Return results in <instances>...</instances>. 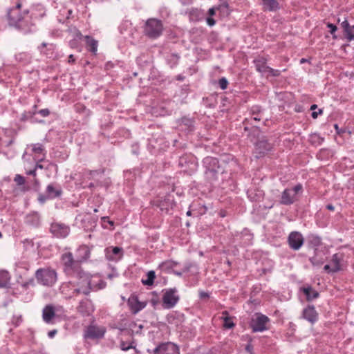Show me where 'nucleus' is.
Instances as JSON below:
<instances>
[{"label": "nucleus", "mask_w": 354, "mask_h": 354, "mask_svg": "<svg viewBox=\"0 0 354 354\" xmlns=\"http://www.w3.org/2000/svg\"><path fill=\"white\" fill-rule=\"evenodd\" d=\"M180 55L177 53L167 55L165 57L167 64L171 68H175L179 62Z\"/></svg>", "instance_id": "36"}, {"label": "nucleus", "mask_w": 354, "mask_h": 354, "mask_svg": "<svg viewBox=\"0 0 354 354\" xmlns=\"http://www.w3.org/2000/svg\"><path fill=\"white\" fill-rule=\"evenodd\" d=\"M37 113L40 114L42 117H47L50 115V111L48 109H43L39 110Z\"/></svg>", "instance_id": "61"}, {"label": "nucleus", "mask_w": 354, "mask_h": 354, "mask_svg": "<svg viewBox=\"0 0 354 354\" xmlns=\"http://www.w3.org/2000/svg\"><path fill=\"white\" fill-rule=\"evenodd\" d=\"M253 234L248 229H244L241 232H236L234 236V241H238L243 246L252 244Z\"/></svg>", "instance_id": "20"}, {"label": "nucleus", "mask_w": 354, "mask_h": 354, "mask_svg": "<svg viewBox=\"0 0 354 354\" xmlns=\"http://www.w3.org/2000/svg\"><path fill=\"white\" fill-rule=\"evenodd\" d=\"M84 39L88 50L92 53L93 55H96L97 51L98 41L89 35H86L84 37Z\"/></svg>", "instance_id": "30"}, {"label": "nucleus", "mask_w": 354, "mask_h": 354, "mask_svg": "<svg viewBox=\"0 0 354 354\" xmlns=\"http://www.w3.org/2000/svg\"><path fill=\"white\" fill-rule=\"evenodd\" d=\"M55 317V308L51 305L46 306L42 310V318L46 324H53Z\"/></svg>", "instance_id": "24"}, {"label": "nucleus", "mask_w": 354, "mask_h": 354, "mask_svg": "<svg viewBox=\"0 0 354 354\" xmlns=\"http://www.w3.org/2000/svg\"><path fill=\"white\" fill-rule=\"evenodd\" d=\"M106 330L103 327L89 325L84 331V337L86 339H101L104 337Z\"/></svg>", "instance_id": "16"}, {"label": "nucleus", "mask_w": 354, "mask_h": 354, "mask_svg": "<svg viewBox=\"0 0 354 354\" xmlns=\"http://www.w3.org/2000/svg\"><path fill=\"white\" fill-rule=\"evenodd\" d=\"M310 262L314 266H319L323 264L324 260L323 259H318L316 255L312 257L309 259Z\"/></svg>", "instance_id": "49"}, {"label": "nucleus", "mask_w": 354, "mask_h": 354, "mask_svg": "<svg viewBox=\"0 0 354 354\" xmlns=\"http://www.w3.org/2000/svg\"><path fill=\"white\" fill-rule=\"evenodd\" d=\"M75 109L77 112H85L86 115H88L90 112L88 109H86V107L82 104H77L75 106Z\"/></svg>", "instance_id": "56"}, {"label": "nucleus", "mask_w": 354, "mask_h": 354, "mask_svg": "<svg viewBox=\"0 0 354 354\" xmlns=\"http://www.w3.org/2000/svg\"><path fill=\"white\" fill-rule=\"evenodd\" d=\"M127 324H125V325H124V326H122V325H121V326H117V325H115V324H113V326H111V328H115V329H118V330H120L121 332H122V331H124V330H127V329H128V327H127Z\"/></svg>", "instance_id": "62"}, {"label": "nucleus", "mask_w": 354, "mask_h": 354, "mask_svg": "<svg viewBox=\"0 0 354 354\" xmlns=\"http://www.w3.org/2000/svg\"><path fill=\"white\" fill-rule=\"evenodd\" d=\"M307 243L309 248L314 249L315 252L317 248L322 245V238L315 234H310L307 236Z\"/></svg>", "instance_id": "27"}, {"label": "nucleus", "mask_w": 354, "mask_h": 354, "mask_svg": "<svg viewBox=\"0 0 354 354\" xmlns=\"http://www.w3.org/2000/svg\"><path fill=\"white\" fill-rule=\"evenodd\" d=\"M180 124L185 125L188 129H191L194 127V118L183 116L180 119Z\"/></svg>", "instance_id": "45"}, {"label": "nucleus", "mask_w": 354, "mask_h": 354, "mask_svg": "<svg viewBox=\"0 0 354 354\" xmlns=\"http://www.w3.org/2000/svg\"><path fill=\"white\" fill-rule=\"evenodd\" d=\"M50 231L57 238L64 239L68 236L71 230L69 226L64 223H53L50 225Z\"/></svg>", "instance_id": "15"}, {"label": "nucleus", "mask_w": 354, "mask_h": 354, "mask_svg": "<svg viewBox=\"0 0 354 354\" xmlns=\"http://www.w3.org/2000/svg\"><path fill=\"white\" fill-rule=\"evenodd\" d=\"M319 315L313 305H308L302 311V317L314 324L318 320Z\"/></svg>", "instance_id": "19"}, {"label": "nucleus", "mask_w": 354, "mask_h": 354, "mask_svg": "<svg viewBox=\"0 0 354 354\" xmlns=\"http://www.w3.org/2000/svg\"><path fill=\"white\" fill-rule=\"evenodd\" d=\"M178 166L182 168L185 172L192 174L197 170L198 166L197 158L191 153H185L179 158Z\"/></svg>", "instance_id": "8"}, {"label": "nucleus", "mask_w": 354, "mask_h": 354, "mask_svg": "<svg viewBox=\"0 0 354 354\" xmlns=\"http://www.w3.org/2000/svg\"><path fill=\"white\" fill-rule=\"evenodd\" d=\"M253 63L257 71L261 74L267 73L270 67L267 65V59L263 57H258L254 59Z\"/></svg>", "instance_id": "26"}, {"label": "nucleus", "mask_w": 354, "mask_h": 354, "mask_svg": "<svg viewBox=\"0 0 354 354\" xmlns=\"http://www.w3.org/2000/svg\"><path fill=\"white\" fill-rule=\"evenodd\" d=\"M131 152L135 155H138L139 153V146L138 144H133L131 146Z\"/></svg>", "instance_id": "63"}, {"label": "nucleus", "mask_w": 354, "mask_h": 354, "mask_svg": "<svg viewBox=\"0 0 354 354\" xmlns=\"http://www.w3.org/2000/svg\"><path fill=\"white\" fill-rule=\"evenodd\" d=\"M247 195L250 201L252 202L260 201L263 198V193L260 190L250 189L247 192Z\"/></svg>", "instance_id": "35"}, {"label": "nucleus", "mask_w": 354, "mask_h": 354, "mask_svg": "<svg viewBox=\"0 0 354 354\" xmlns=\"http://www.w3.org/2000/svg\"><path fill=\"white\" fill-rule=\"evenodd\" d=\"M22 4L18 2L15 6L8 11V21L10 26H12L24 34L30 33L35 30V24L31 21L29 11L24 10L21 12Z\"/></svg>", "instance_id": "1"}, {"label": "nucleus", "mask_w": 354, "mask_h": 354, "mask_svg": "<svg viewBox=\"0 0 354 354\" xmlns=\"http://www.w3.org/2000/svg\"><path fill=\"white\" fill-rule=\"evenodd\" d=\"M176 288H170L162 290V306L165 309L174 308L179 301L180 296Z\"/></svg>", "instance_id": "9"}, {"label": "nucleus", "mask_w": 354, "mask_h": 354, "mask_svg": "<svg viewBox=\"0 0 354 354\" xmlns=\"http://www.w3.org/2000/svg\"><path fill=\"white\" fill-rule=\"evenodd\" d=\"M155 278V272L153 270H150L147 273V279H142V283L144 285L151 286L153 283Z\"/></svg>", "instance_id": "44"}, {"label": "nucleus", "mask_w": 354, "mask_h": 354, "mask_svg": "<svg viewBox=\"0 0 354 354\" xmlns=\"http://www.w3.org/2000/svg\"><path fill=\"white\" fill-rule=\"evenodd\" d=\"M202 165L204 169V177L209 183L217 181L218 176L223 173V169L216 158L207 156L203 159Z\"/></svg>", "instance_id": "3"}, {"label": "nucleus", "mask_w": 354, "mask_h": 354, "mask_svg": "<svg viewBox=\"0 0 354 354\" xmlns=\"http://www.w3.org/2000/svg\"><path fill=\"white\" fill-rule=\"evenodd\" d=\"M199 297L201 299H207L209 298V293L203 290H199Z\"/></svg>", "instance_id": "59"}, {"label": "nucleus", "mask_w": 354, "mask_h": 354, "mask_svg": "<svg viewBox=\"0 0 354 354\" xmlns=\"http://www.w3.org/2000/svg\"><path fill=\"white\" fill-rule=\"evenodd\" d=\"M287 242L290 248L297 251L304 245V238L301 232L297 231H292L289 234Z\"/></svg>", "instance_id": "12"}, {"label": "nucleus", "mask_w": 354, "mask_h": 354, "mask_svg": "<svg viewBox=\"0 0 354 354\" xmlns=\"http://www.w3.org/2000/svg\"><path fill=\"white\" fill-rule=\"evenodd\" d=\"M62 192V187L57 183H50L47 185L46 189V194H48V198L50 199L61 196Z\"/></svg>", "instance_id": "22"}, {"label": "nucleus", "mask_w": 354, "mask_h": 354, "mask_svg": "<svg viewBox=\"0 0 354 354\" xmlns=\"http://www.w3.org/2000/svg\"><path fill=\"white\" fill-rule=\"evenodd\" d=\"M110 184V180L109 178H104V180H100V179H96V183L95 182H91L88 184V185L85 186L84 187H88L91 189L96 187H108Z\"/></svg>", "instance_id": "38"}, {"label": "nucleus", "mask_w": 354, "mask_h": 354, "mask_svg": "<svg viewBox=\"0 0 354 354\" xmlns=\"http://www.w3.org/2000/svg\"><path fill=\"white\" fill-rule=\"evenodd\" d=\"M178 263L174 261H166L162 263H161L159 266L160 268L166 272H169L171 269L174 268Z\"/></svg>", "instance_id": "43"}, {"label": "nucleus", "mask_w": 354, "mask_h": 354, "mask_svg": "<svg viewBox=\"0 0 354 354\" xmlns=\"http://www.w3.org/2000/svg\"><path fill=\"white\" fill-rule=\"evenodd\" d=\"M343 259V255L339 253H335L332 256L331 263L333 265L332 268L333 273L337 272L341 270L340 263Z\"/></svg>", "instance_id": "34"}, {"label": "nucleus", "mask_w": 354, "mask_h": 354, "mask_svg": "<svg viewBox=\"0 0 354 354\" xmlns=\"http://www.w3.org/2000/svg\"><path fill=\"white\" fill-rule=\"evenodd\" d=\"M77 310L84 317H88L94 312L95 308L92 301L85 299L80 301Z\"/></svg>", "instance_id": "17"}, {"label": "nucleus", "mask_w": 354, "mask_h": 354, "mask_svg": "<svg viewBox=\"0 0 354 354\" xmlns=\"http://www.w3.org/2000/svg\"><path fill=\"white\" fill-rule=\"evenodd\" d=\"M261 118L259 115H252L249 118H245L243 121V124L246 126L244 127L245 131H249L248 136H253L254 138L258 137L260 134V129L253 124V122H259Z\"/></svg>", "instance_id": "13"}, {"label": "nucleus", "mask_w": 354, "mask_h": 354, "mask_svg": "<svg viewBox=\"0 0 354 354\" xmlns=\"http://www.w3.org/2000/svg\"><path fill=\"white\" fill-rule=\"evenodd\" d=\"M163 32V24L161 20L156 18L147 19L143 27L145 35L151 39L159 37Z\"/></svg>", "instance_id": "5"}, {"label": "nucleus", "mask_w": 354, "mask_h": 354, "mask_svg": "<svg viewBox=\"0 0 354 354\" xmlns=\"http://www.w3.org/2000/svg\"><path fill=\"white\" fill-rule=\"evenodd\" d=\"M217 10L223 15H229V6L228 3L225 2L216 6Z\"/></svg>", "instance_id": "47"}, {"label": "nucleus", "mask_w": 354, "mask_h": 354, "mask_svg": "<svg viewBox=\"0 0 354 354\" xmlns=\"http://www.w3.org/2000/svg\"><path fill=\"white\" fill-rule=\"evenodd\" d=\"M49 199H50V198H48V194H39V196H38V201H39V203H41V204H44V203H46V201L47 200H49Z\"/></svg>", "instance_id": "58"}, {"label": "nucleus", "mask_w": 354, "mask_h": 354, "mask_svg": "<svg viewBox=\"0 0 354 354\" xmlns=\"http://www.w3.org/2000/svg\"><path fill=\"white\" fill-rule=\"evenodd\" d=\"M25 223L32 227H38L41 224L39 214L37 212H33L27 214L25 217Z\"/></svg>", "instance_id": "23"}, {"label": "nucleus", "mask_w": 354, "mask_h": 354, "mask_svg": "<svg viewBox=\"0 0 354 354\" xmlns=\"http://www.w3.org/2000/svg\"><path fill=\"white\" fill-rule=\"evenodd\" d=\"M129 304L133 313L136 314L145 307V304L138 301V298L132 297L129 300Z\"/></svg>", "instance_id": "33"}, {"label": "nucleus", "mask_w": 354, "mask_h": 354, "mask_svg": "<svg viewBox=\"0 0 354 354\" xmlns=\"http://www.w3.org/2000/svg\"><path fill=\"white\" fill-rule=\"evenodd\" d=\"M222 317L221 319L223 320V327L225 328L231 329L235 326V324L233 322L232 318L229 317V313L227 311L225 310L222 312Z\"/></svg>", "instance_id": "37"}, {"label": "nucleus", "mask_w": 354, "mask_h": 354, "mask_svg": "<svg viewBox=\"0 0 354 354\" xmlns=\"http://www.w3.org/2000/svg\"><path fill=\"white\" fill-rule=\"evenodd\" d=\"M268 73L272 77H279L281 75V71L277 69H274L272 68L269 67Z\"/></svg>", "instance_id": "57"}, {"label": "nucleus", "mask_w": 354, "mask_h": 354, "mask_svg": "<svg viewBox=\"0 0 354 354\" xmlns=\"http://www.w3.org/2000/svg\"><path fill=\"white\" fill-rule=\"evenodd\" d=\"M105 258L109 261L118 262L124 256V250L118 246H110L104 250Z\"/></svg>", "instance_id": "14"}, {"label": "nucleus", "mask_w": 354, "mask_h": 354, "mask_svg": "<svg viewBox=\"0 0 354 354\" xmlns=\"http://www.w3.org/2000/svg\"><path fill=\"white\" fill-rule=\"evenodd\" d=\"M91 254V251L88 246L85 245H80L76 251V259L81 263L83 261H86Z\"/></svg>", "instance_id": "25"}, {"label": "nucleus", "mask_w": 354, "mask_h": 354, "mask_svg": "<svg viewBox=\"0 0 354 354\" xmlns=\"http://www.w3.org/2000/svg\"><path fill=\"white\" fill-rule=\"evenodd\" d=\"M60 259L64 266V271L66 274L72 276L82 270L80 263L77 259H74L71 252L63 253Z\"/></svg>", "instance_id": "6"}, {"label": "nucleus", "mask_w": 354, "mask_h": 354, "mask_svg": "<svg viewBox=\"0 0 354 354\" xmlns=\"http://www.w3.org/2000/svg\"><path fill=\"white\" fill-rule=\"evenodd\" d=\"M69 46L72 48H77L78 47V41L77 40V39H73L72 40H71L69 41Z\"/></svg>", "instance_id": "64"}, {"label": "nucleus", "mask_w": 354, "mask_h": 354, "mask_svg": "<svg viewBox=\"0 0 354 354\" xmlns=\"http://www.w3.org/2000/svg\"><path fill=\"white\" fill-rule=\"evenodd\" d=\"M155 203L160 211L165 213H167L172 207V203L169 198L158 199Z\"/></svg>", "instance_id": "32"}, {"label": "nucleus", "mask_w": 354, "mask_h": 354, "mask_svg": "<svg viewBox=\"0 0 354 354\" xmlns=\"http://www.w3.org/2000/svg\"><path fill=\"white\" fill-rule=\"evenodd\" d=\"M14 181L17 185L21 186L25 184L26 180L24 176L20 174H16L14 178Z\"/></svg>", "instance_id": "52"}, {"label": "nucleus", "mask_w": 354, "mask_h": 354, "mask_svg": "<svg viewBox=\"0 0 354 354\" xmlns=\"http://www.w3.org/2000/svg\"><path fill=\"white\" fill-rule=\"evenodd\" d=\"M303 191V186L298 183L292 188H286L281 193L279 203L283 205H290L298 199V194Z\"/></svg>", "instance_id": "7"}, {"label": "nucleus", "mask_w": 354, "mask_h": 354, "mask_svg": "<svg viewBox=\"0 0 354 354\" xmlns=\"http://www.w3.org/2000/svg\"><path fill=\"white\" fill-rule=\"evenodd\" d=\"M10 274L7 271H0V288H5L10 281Z\"/></svg>", "instance_id": "42"}, {"label": "nucleus", "mask_w": 354, "mask_h": 354, "mask_svg": "<svg viewBox=\"0 0 354 354\" xmlns=\"http://www.w3.org/2000/svg\"><path fill=\"white\" fill-rule=\"evenodd\" d=\"M344 35L348 41L354 40V25L344 32Z\"/></svg>", "instance_id": "50"}, {"label": "nucleus", "mask_w": 354, "mask_h": 354, "mask_svg": "<svg viewBox=\"0 0 354 354\" xmlns=\"http://www.w3.org/2000/svg\"><path fill=\"white\" fill-rule=\"evenodd\" d=\"M310 139H311V142L313 143H316L317 142L318 144H321V142L323 141V138H322L319 135L317 134V133H315V134H313L310 137Z\"/></svg>", "instance_id": "55"}, {"label": "nucleus", "mask_w": 354, "mask_h": 354, "mask_svg": "<svg viewBox=\"0 0 354 354\" xmlns=\"http://www.w3.org/2000/svg\"><path fill=\"white\" fill-rule=\"evenodd\" d=\"M118 28L121 34L130 32L132 30V24L128 20L124 21L120 24Z\"/></svg>", "instance_id": "41"}, {"label": "nucleus", "mask_w": 354, "mask_h": 354, "mask_svg": "<svg viewBox=\"0 0 354 354\" xmlns=\"http://www.w3.org/2000/svg\"><path fill=\"white\" fill-rule=\"evenodd\" d=\"M128 330L131 331V334H140L143 328L142 324H138L135 322H130L127 324Z\"/></svg>", "instance_id": "39"}, {"label": "nucleus", "mask_w": 354, "mask_h": 354, "mask_svg": "<svg viewBox=\"0 0 354 354\" xmlns=\"http://www.w3.org/2000/svg\"><path fill=\"white\" fill-rule=\"evenodd\" d=\"M15 59L17 62L22 64H27L30 62L31 56L27 53H19L15 55Z\"/></svg>", "instance_id": "40"}, {"label": "nucleus", "mask_w": 354, "mask_h": 354, "mask_svg": "<svg viewBox=\"0 0 354 354\" xmlns=\"http://www.w3.org/2000/svg\"><path fill=\"white\" fill-rule=\"evenodd\" d=\"M120 347L121 350L124 351H127L129 350L130 348H135L132 345V343H127L124 341L120 342Z\"/></svg>", "instance_id": "53"}, {"label": "nucleus", "mask_w": 354, "mask_h": 354, "mask_svg": "<svg viewBox=\"0 0 354 354\" xmlns=\"http://www.w3.org/2000/svg\"><path fill=\"white\" fill-rule=\"evenodd\" d=\"M73 276L76 278V280L70 282L71 297H75L81 295H88L93 290L91 274L82 270Z\"/></svg>", "instance_id": "2"}, {"label": "nucleus", "mask_w": 354, "mask_h": 354, "mask_svg": "<svg viewBox=\"0 0 354 354\" xmlns=\"http://www.w3.org/2000/svg\"><path fill=\"white\" fill-rule=\"evenodd\" d=\"M147 351L153 354H180L178 346L171 342L160 344L153 349L152 352L149 349Z\"/></svg>", "instance_id": "11"}, {"label": "nucleus", "mask_w": 354, "mask_h": 354, "mask_svg": "<svg viewBox=\"0 0 354 354\" xmlns=\"http://www.w3.org/2000/svg\"><path fill=\"white\" fill-rule=\"evenodd\" d=\"M341 26L342 28H343L344 30V32H345L346 31H347L348 29H350V27L351 26H350L348 21L345 19L344 21H343L341 24Z\"/></svg>", "instance_id": "60"}, {"label": "nucleus", "mask_w": 354, "mask_h": 354, "mask_svg": "<svg viewBox=\"0 0 354 354\" xmlns=\"http://www.w3.org/2000/svg\"><path fill=\"white\" fill-rule=\"evenodd\" d=\"M254 145L256 151L259 153V157L267 153L272 148V144L264 138L257 140ZM257 158H259V156H257Z\"/></svg>", "instance_id": "21"}, {"label": "nucleus", "mask_w": 354, "mask_h": 354, "mask_svg": "<svg viewBox=\"0 0 354 354\" xmlns=\"http://www.w3.org/2000/svg\"><path fill=\"white\" fill-rule=\"evenodd\" d=\"M270 322V319L266 315L260 313H255L252 318L250 326L252 331L263 332L268 330L267 324Z\"/></svg>", "instance_id": "10"}, {"label": "nucleus", "mask_w": 354, "mask_h": 354, "mask_svg": "<svg viewBox=\"0 0 354 354\" xmlns=\"http://www.w3.org/2000/svg\"><path fill=\"white\" fill-rule=\"evenodd\" d=\"M301 290L306 295V300L308 301H311L319 297V293L317 290H314L310 286L303 287Z\"/></svg>", "instance_id": "31"}, {"label": "nucleus", "mask_w": 354, "mask_h": 354, "mask_svg": "<svg viewBox=\"0 0 354 354\" xmlns=\"http://www.w3.org/2000/svg\"><path fill=\"white\" fill-rule=\"evenodd\" d=\"M35 277L39 284L48 287L53 286L57 280L56 271L49 268L37 269Z\"/></svg>", "instance_id": "4"}, {"label": "nucleus", "mask_w": 354, "mask_h": 354, "mask_svg": "<svg viewBox=\"0 0 354 354\" xmlns=\"http://www.w3.org/2000/svg\"><path fill=\"white\" fill-rule=\"evenodd\" d=\"M262 109L259 105H254L250 109V113L251 115H259Z\"/></svg>", "instance_id": "48"}, {"label": "nucleus", "mask_w": 354, "mask_h": 354, "mask_svg": "<svg viewBox=\"0 0 354 354\" xmlns=\"http://www.w3.org/2000/svg\"><path fill=\"white\" fill-rule=\"evenodd\" d=\"M218 84L222 90H225L227 88L229 82L225 77H223L218 80Z\"/></svg>", "instance_id": "51"}, {"label": "nucleus", "mask_w": 354, "mask_h": 354, "mask_svg": "<svg viewBox=\"0 0 354 354\" xmlns=\"http://www.w3.org/2000/svg\"><path fill=\"white\" fill-rule=\"evenodd\" d=\"M326 26L328 28H329L330 33L333 35V37L336 38L337 37L335 35V33L337 30V26L335 24H331V23H327Z\"/></svg>", "instance_id": "54"}, {"label": "nucleus", "mask_w": 354, "mask_h": 354, "mask_svg": "<svg viewBox=\"0 0 354 354\" xmlns=\"http://www.w3.org/2000/svg\"><path fill=\"white\" fill-rule=\"evenodd\" d=\"M261 5L264 11L275 12L280 9L277 0H262Z\"/></svg>", "instance_id": "28"}, {"label": "nucleus", "mask_w": 354, "mask_h": 354, "mask_svg": "<svg viewBox=\"0 0 354 354\" xmlns=\"http://www.w3.org/2000/svg\"><path fill=\"white\" fill-rule=\"evenodd\" d=\"M34 115L35 113H32L31 111H25L21 114V120L23 122L29 120L31 122H34Z\"/></svg>", "instance_id": "46"}, {"label": "nucleus", "mask_w": 354, "mask_h": 354, "mask_svg": "<svg viewBox=\"0 0 354 354\" xmlns=\"http://www.w3.org/2000/svg\"><path fill=\"white\" fill-rule=\"evenodd\" d=\"M30 147H31V155L33 156L35 162H42L45 160L46 151L42 144H31Z\"/></svg>", "instance_id": "18"}, {"label": "nucleus", "mask_w": 354, "mask_h": 354, "mask_svg": "<svg viewBox=\"0 0 354 354\" xmlns=\"http://www.w3.org/2000/svg\"><path fill=\"white\" fill-rule=\"evenodd\" d=\"M104 169L88 170L84 172V176L88 180H93L96 183V179L103 180Z\"/></svg>", "instance_id": "29"}]
</instances>
